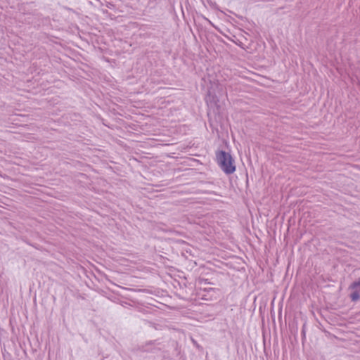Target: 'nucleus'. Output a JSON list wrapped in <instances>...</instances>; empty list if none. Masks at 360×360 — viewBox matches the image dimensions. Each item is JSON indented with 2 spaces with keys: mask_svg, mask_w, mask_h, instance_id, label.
Here are the masks:
<instances>
[{
  "mask_svg": "<svg viewBox=\"0 0 360 360\" xmlns=\"http://www.w3.org/2000/svg\"><path fill=\"white\" fill-rule=\"evenodd\" d=\"M206 281H207L206 279L203 280L204 283H206Z\"/></svg>",
  "mask_w": 360,
  "mask_h": 360,
  "instance_id": "nucleus-6",
  "label": "nucleus"
},
{
  "mask_svg": "<svg viewBox=\"0 0 360 360\" xmlns=\"http://www.w3.org/2000/svg\"><path fill=\"white\" fill-rule=\"evenodd\" d=\"M207 72L208 80L210 82V84H212V86H211L212 91L210 90L209 94H212V93L214 94L215 93L214 86H216V88L217 89V91H219V92L221 91L222 86H221V85H220L219 84L218 76L217 75H215L214 76L213 75V73L215 74V72L212 71V70L209 69V68L207 69Z\"/></svg>",
  "mask_w": 360,
  "mask_h": 360,
  "instance_id": "nucleus-2",
  "label": "nucleus"
},
{
  "mask_svg": "<svg viewBox=\"0 0 360 360\" xmlns=\"http://www.w3.org/2000/svg\"><path fill=\"white\" fill-rule=\"evenodd\" d=\"M203 193H210L211 192L210 191L204 188Z\"/></svg>",
  "mask_w": 360,
  "mask_h": 360,
  "instance_id": "nucleus-5",
  "label": "nucleus"
},
{
  "mask_svg": "<svg viewBox=\"0 0 360 360\" xmlns=\"http://www.w3.org/2000/svg\"><path fill=\"white\" fill-rule=\"evenodd\" d=\"M351 291L349 297L352 302L360 300V279L353 282L349 287Z\"/></svg>",
  "mask_w": 360,
  "mask_h": 360,
  "instance_id": "nucleus-4",
  "label": "nucleus"
},
{
  "mask_svg": "<svg viewBox=\"0 0 360 360\" xmlns=\"http://www.w3.org/2000/svg\"><path fill=\"white\" fill-rule=\"evenodd\" d=\"M216 161L220 169L227 175L236 171L235 161L229 153L219 150L216 153Z\"/></svg>",
  "mask_w": 360,
  "mask_h": 360,
  "instance_id": "nucleus-1",
  "label": "nucleus"
},
{
  "mask_svg": "<svg viewBox=\"0 0 360 360\" xmlns=\"http://www.w3.org/2000/svg\"><path fill=\"white\" fill-rule=\"evenodd\" d=\"M203 19L209 21L207 18H205V17H203Z\"/></svg>",
  "mask_w": 360,
  "mask_h": 360,
  "instance_id": "nucleus-7",
  "label": "nucleus"
},
{
  "mask_svg": "<svg viewBox=\"0 0 360 360\" xmlns=\"http://www.w3.org/2000/svg\"><path fill=\"white\" fill-rule=\"evenodd\" d=\"M220 290L212 287H204V300H215L220 296Z\"/></svg>",
  "mask_w": 360,
  "mask_h": 360,
  "instance_id": "nucleus-3",
  "label": "nucleus"
}]
</instances>
